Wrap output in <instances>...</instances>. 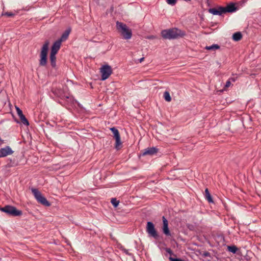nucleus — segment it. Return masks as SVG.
<instances>
[{
  "label": "nucleus",
  "mask_w": 261,
  "mask_h": 261,
  "mask_svg": "<svg viewBox=\"0 0 261 261\" xmlns=\"http://www.w3.org/2000/svg\"><path fill=\"white\" fill-rule=\"evenodd\" d=\"M19 117L21 121V122L25 125H29V122L27 119L25 118V116L22 114L19 116Z\"/></svg>",
  "instance_id": "obj_19"
},
{
  "label": "nucleus",
  "mask_w": 261,
  "mask_h": 261,
  "mask_svg": "<svg viewBox=\"0 0 261 261\" xmlns=\"http://www.w3.org/2000/svg\"><path fill=\"white\" fill-rule=\"evenodd\" d=\"M161 34L164 39H174L184 36L186 33L184 31L177 28H172L162 31Z\"/></svg>",
  "instance_id": "obj_2"
},
{
  "label": "nucleus",
  "mask_w": 261,
  "mask_h": 261,
  "mask_svg": "<svg viewBox=\"0 0 261 261\" xmlns=\"http://www.w3.org/2000/svg\"><path fill=\"white\" fill-rule=\"evenodd\" d=\"M230 84H231V83H230V81L228 80L226 83L225 87H226V88L229 87L230 86Z\"/></svg>",
  "instance_id": "obj_31"
},
{
  "label": "nucleus",
  "mask_w": 261,
  "mask_h": 261,
  "mask_svg": "<svg viewBox=\"0 0 261 261\" xmlns=\"http://www.w3.org/2000/svg\"><path fill=\"white\" fill-rule=\"evenodd\" d=\"M169 259L170 261H185V260L181 259V258H173L171 256L169 257Z\"/></svg>",
  "instance_id": "obj_27"
},
{
  "label": "nucleus",
  "mask_w": 261,
  "mask_h": 261,
  "mask_svg": "<svg viewBox=\"0 0 261 261\" xmlns=\"http://www.w3.org/2000/svg\"><path fill=\"white\" fill-rule=\"evenodd\" d=\"M116 28L123 39L129 40L132 37V30L125 23L117 21L116 22Z\"/></svg>",
  "instance_id": "obj_1"
},
{
  "label": "nucleus",
  "mask_w": 261,
  "mask_h": 261,
  "mask_svg": "<svg viewBox=\"0 0 261 261\" xmlns=\"http://www.w3.org/2000/svg\"><path fill=\"white\" fill-rule=\"evenodd\" d=\"M111 202L115 207H117L119 203V201L115 198H112Z\"/></svg>",
  "instance_id": "obj_24"
},
{
  "label": "nucleus",
  "mask_w": 261,
  "mask_h": 261,
  "mask_svg": "<svg viewBox=\"0 0 261 261\" xmlns=\"http://www.w3.org/2000/svg\"><path fill=\"white\" fill-rule=\"evenodd\" d=\"M31 191L35 198L39 203L46 206L50 205L49 202L47 200L46 198L42 195L38 189L33 188Z\"/></svg>",
  "instance_id": "obj_5"
},
{
  "label": "nucleus",
  "mask_w": 261,
  "mask_h": 261,
  "mask_svg": "<svg viewBox=\"0 0 261 261\" xmlns=\"http://www.w3.org/2000/svg\"><path fill=\"white\" fill-rule=\"evenodd\" d=\"M205 199L208 201L209 203H213V198L211 195L210 193L209 192V191L208 189H205Z\"/></svg>",
  "instance_id": "obj_17"
},
{
  "label": "nucleus",
  "mask_w": 261,
  "mask_h": 261,
  "mask_svg": "<svg viewBox=\"0 0 261 261\" xmlns=\"http://www.w3.org/2000/svg\"><path fill=\"white\" fill-rule=\"evenodd\" d=\"M116 140V144H115V148L117 149H119V146L121 145V141L120 140V137L115 139Z\"/></svg>",
  "instance_id": "obj_25"
},
{
  "label": "nucleus",
  "mask_w": 261,
  "mask_h": 261,
  "mask_svg": "<svg viewBox=\"0 0 261 261\" xmlns=\"http://www.w3.org/2000/svg\"><path fill=\"white\" fill-rule=\"evenodd\" d=\"M13 153L10 147L7 146L0 149V158L5 157L8 155H11Z\"/></svg>",
  "instance_id": "obj_10"
},
{
  "label": "nucleus",
  "mask_w": 261,
  "mask_h": 261,
  "mask_svg": "<svg viewBox=\"0 0 261 261\" xmlns=\"http://www.w3.org/2000/svg\"><path fill=\"white\" fill-rule=\"evenodd\" d=\"M49 42L48 40L46 41L42 47L40 53V59L39 60V65L41 66H44L47 64V56L48 51V46Z\"/></svg>",
  "instance_id": "obj_3"
},
{
  "label": "nucleus",
  "mask_w": 261,
  "mask_h": 261,
  "mask_svg": "<svg viewBox=\"0 0 261 261\" xmlns=\"http://www.w3.org/2000/svg\"><path fill=\"white\" fill-rule=\"evenodd\" d=\"M61 45V43L60 41L58 40L56 41L51 46L50 54L56 55L59 50Z\"/></svg>",
  "instance_id": "obj_12"
},
{
  "label": "nucleus",
  "mask_w": 261,
  "mask_h": 261,
  "mask_svg": "<svg viewBox=\"0 0 261 261\" xmlns=\"http://www.w3.org/2000/svg\"><path fill=\"white\" fill-rule=\"evenodd\" d=\"M4 15L9 17H12L14 15V14L12 12H6Z\"/></svg>",
  "instance_id": "obj_29"
},
{
  "label": "nucleus",
  "mask_w": 261,
  "mask_h": 261,
  "mask_svg": "<svg viewBox=\"0 0 261 261\" xmlns=\"http://www.w3.org/2000/svg\"><path fill=\"white\" fill-rule=\"evenodd\" d=\"M158 148L155 147H148L142 151V155H152L156 154L158 152Z\"/></svg>",
  "instance_id": "obj_9"
},
{
  "label": "nucleus",
  "mask_w": 261,
  "mask_h": 261,
  "mask_svg": "<svg viewBox=\"0 0 261 261\" xmlns=\"http://www.w3.org/2000/svg\"><path fill=\"white\" fill-rule=\"evenodd\" d=\"M162 219L163 222V232L166 236H170L171 233L168 228V220L164 216H163Z\"/></svg>",
  "instance_id": "obj_11"
},
{
  "label": "nucleus",
  "mask_w": 261,
  "mask_h": 261,
  "mask_svg": "<svg viewBox=\"0 0 261 261\" xmlns=\"http://www.w3.org/2000/svg\"><path fill=\"white\" fill-rule=\"evenodd\" d=\"M110 130L113 133L114 137L115 139L120 137L119 131L117 128L113 127L111 128Z\"/></svg>",
  "instance_id": "obj_20"
},
{
  "label": "nucleus",
  "mask_w": 261,
  "mask_h": 261,
  "mask_svg": "<svg viewBox=\"0 0 261 261\" xmlns=\"http://www.w3.org/2000/svg\"><path fill=\"white\" fill-rule=\"evenodd\" d=\"M237 10V8L236 7L235 5L233 3H230L229 4L227 5L226 7H223V10L224 14L226 13H232L234 11H236Z\"/></svg>",
  "instance_id": "obj_13"
},
{
  "label": "nucleus",
  "mask_w": 261,
  "mask_h": 261,
  "mask_svg": "<svg viewBox=\"0 0 261 261\" xmlns=\"http://www.w3.org/2000/svg\"><path fill=\"white\" fill-rule=\"evenodd\" d=\"M51 92L55 96L60 97L61 99L69 98V96L65 93L60 87H53Z\"/></svg>",
  "instance_id": "obj_8"
},
{
  "label": "nucleus",
  "mask_w": 261,
  "mask_h": 261,
  "mask_svg": "<svg viewBox=\"0 0 261 261\" xmlns=\"http://www.w3.org/2000/svg\"><path fill=\"white\" fill-rule=\"evenodd\" d=\"M71 31L70 29H68L66 30L62 35L61 38L58 40V41H60L61 43L62 42L65 41L66 40L69 36L70 32Z\"/></svg>",
  "instance_id": "obj_15"
},
{
  "label": "nucleus",
  "mask_w": 261,
  "mask_h": 261,
  "mask_svg": "<svg viewBox=\"0 0 261 261\" xmlns=\"http://www.w3.org/2000/svg\"><path fill=\"white\" fill-rule=\"evenodd\" d=\"M144 58H143V57L141 58L140 59V62H141L142 61H143L144 60Z\"/></svg>",
  "instance_id": "obj_34"
},
{
  "label": "nucleus",
  "mask_w": 261,
  "mask_h": 261,
  "mask_svg": "<svg viewBox=\"0 0 261 261\" xmlns=\"http://www.w3.org/2000/svg\"><path fill=\"white\" fill-rule=\"evenodd\" d=\"M205 48L207 50H216L220 48V46L218 44H213L211 46H206Z\"/></svg>",
  "instance_id": "obj_22"
},
{
  "label": "nucleus",
  "mask_w": 261,
  "mask_h": 261,
  "mask_svg": "<svg viewBox=\"0 0 261 261\" xmlns=\"http://www.w3.org/2000/svg\"><path fill=\"white\" fill-rule=\"evenodd\" d=\"M4 143V141L0 138V145Z\"/></svg>",
  "instance_id": "obj_33"
},
{
  "label": "nucleus",
  "mask_w": 261,
  "mask_h": 261,
  "mask_svg": "<svg viewBox=\"0 0 261 261\" xmlns=\"http://www.w3.org/2000/svg\"><path fill=\"white\" fill-rule=\"evenodd\" d=\"M15 109L18 116L23 114L22 111L18 107L15 106Z\"/></svg>",
  "instance_id": "obj_28"
},
{
  "label": "nucleus",
  "mask_w": 261,
  "mask_h": 261,
  "mask_svg": "<svg viewBox=\"0 0 261 261\" xmlns=\"http://www.w3.org/2000/svg\"><path fill=\"white\" fill-rule=\"evenodd\" d=\"M242 38V34L238 32L234 33L232 35V39L233 40L236 41H238L240 40Z\"/></svg>",
  "instance_id": "obj_18"
},
{
  "label": "nucleus",
  "mask_w": 261,
  "mask_h": 261,
  "mask_svg": "<svg viewBox=\"0 0 261 261\" xmlns=\"http://www.w3.org/2000/svg\"><path fill=\"white\" fill-rule=\"evenodd\" d=\"M166 251L170 255L172 254V251L170 248H167L166 249Z\"/></svg>",
  "instance_id": "obj_32"
},
{
  "label": "nucleus",
  "mask_w": 261,
  "mask_h": 261,
  "mask_svg": "<svg viewBox=\"0 0 261 261\" xmlns=\"http://www.w3.org/2000/svg\"><path fill=\"white\" fill-rule=\"evenodd\" d=\"M210 13L213 15H221L224 14L223 7H219L217 8H211L208 10Z\"/></svg>",
  "instance_id": "obj_14"
},
{
  "label": "nucleus",
  "mask_w": 261,
  "mask_h": 261,
  "mask_svg": "<svg viewBox=\"0 0 261 261\" xmlns=\"http://www.w3.org/2000/svg\"><path fill=\"white\" fill-rule=\"evenodd\" d=\"M185 2H190L191 0H184Z\"/></svg>",
  "instance_id": "obj_35"
},
{
  "label": "nucleus",
  "mask_w": 261,
  "mask_h": 261,
  "mask_svg": "<svg viewBox=\"0 0 261 261\" xmlns=\"http://www.w3.org/2000/svg\"><path fill=\"white\" fill-rule=\"evenodd\" d=\"M0 210L12 216H20L22 214L21 211L18 210L15 207L10 205H6L3 207H0Z\"/></svg>",
  "instance_id": "obj_4"
},
{
  "label": "nucleus",
  "mask_w": 261,
  "mask_h": 261,
  "mask_svg": "<svg viewBox=\"0 0 261 261\" xmlns=\"http://www.w3.org/2000/svg\"><path fill=\"white\" fill-rule=\"evenodd\" d=\"M122 250L123 251L124 253H125L126 254H127V255H131V253H129L128 252V250L125 249V248H123L122 249Z\"/></svg>",
  "instance_id": "obj_30"
},
{
  "label": "nucleus",
  "mask_w": 261,
  "mask_h": 261,
  "mask_svg": "<svg viewBox=\"0 0 261 261\" xmlns=\"http://www.w3.org/2000/svg\"><path fill=\"white\" fill-rule=\"evenodd\" d=\"M56 55L50 54L49 60L50 62V65L53 68L56 67Z\"/></svg>",
  "instance_id": "obj_16"
},
{
  "label": "nucleus",
  "mask_w": 261,
  "mask_h": 261,
  "mask_svg": "<svg viewBox=\"0 0 261 261\" xmlns=\"http://www.w3.org/2000/svg\"><path fill=\"white\" fill-rule=\"evenodd\" d=\"M163 97L166 101L168 102H170L171 101V97L168 91H166L165 92H164Z\"/></svg>",
  "instance_id": "obj_21"
},
{
  "label": "nucleus",
  "mask_w": 261,
  "mask_h": 261,
  "mask_svg": "<svg viewBox=\"0 0 261 261\" xmlns=\"http://www.w3.org/2000/svg\"><path fill=\"white\" fill-rule=\"evenodd\" d=\"M167 3L171 6H174L176 4V0H166Z\"/></svg>",
  "instance_id": "obj_26"
},
{
  "label": "nucleus",
  "mask_w": 261,
  "mask_h": 261,
  "mask_svg": "<svg viewBox=\"0 0 261 261\" xmlns=\"http://www.w3.org/2000/svg\"><path fill=\"white\" fill-rule=\"evenodd\" d=\"M228 250L233 253H236L238 250V248L236 246H228L227 247Z\"/></svg>",
  "instance_id": "obj_23"
},
{
  "label": "nucleus",
  "mask_w": 261,
  "mask_h": 261,
  "mask_svg": "<svg viewBox=\"0 0 261 261\" xmlns=\"http://www.w3.org/2000/svg\"><path fill=\"white\" fill-rule=\"evenodd\" d=\"M146 230L149 237H152L155 239H158L159 238L158 232L152 222H147Z\"/></svg>",
  "instance_id": "obj_7"
},
{
  "label": "nucleus",
  "mask_w": 261,
  "mask_h": 261,
  "mask_svg": "<svg viewBox=\"0 0 261 261\" xmlns=\"http://www.w3.org/2000/svg\"><path fill=\"white\" fill-rule=\"evenodd\" d=\"M101 73V80H107L112 73V67L109 65H104L100 68Z\"/></svg>",
  "instance_id": "obj_6"
},
{
  "label": "nucleus",
  "mask_w": 261,
  "mask_h": 261,
  "mask_svg": "<svg viewBox=\"0 0 261 261\" xmlns=\"http://www.w3.org/2000/svg\"><path fill=\"white\" fill-rule=\"evenodd\" d=\"M260 172H261V171H260Z\"/></svg>",
  "instance_id": "obj_36"
}]
</instances>
